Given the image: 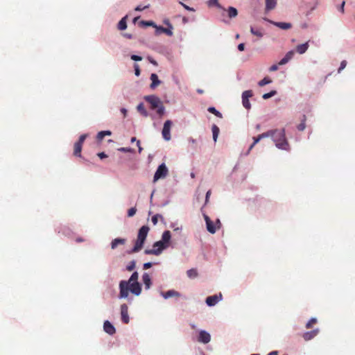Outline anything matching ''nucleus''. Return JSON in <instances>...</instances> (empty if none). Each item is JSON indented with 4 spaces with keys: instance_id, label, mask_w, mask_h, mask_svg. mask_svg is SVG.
<instances>
[{
    "instance_id": "36",
    "label": "nucleus",
    "mask_w": 355,
    "mask_h": 355,
    "mask_svg": "<svg viewBox=\"0 0 355 355\" xmlns=\"http://www.w3.org/2000/svg\"><path fill=\"white\" fill-rule=\"evenodd\" d=\"M306 128V116L303 115V119H302L301 123L297 125V130L300 131H303Z\"/></svg>"
},
{
    "instance_id": "49",
    "label": "nucleus",
    "mask_w": 355,
    "mask_h": 355,
    "mask_svg": "<svg viewBox=\"0 0 355 355\" xmlns=\"http://www.w3.org/2000/svg\"><path fill=\"white\" fill-rule=\"evenodd\" d=\"M131 59L135 61H141L142 60V57L138 55H132Z\"/></svg>"
},
{
    "instance_id": "56",
    "label": "nucleus",
    "mask_w": 355,
    "mask_h": 355,
    "mask_svg": "<svg viewBox=\"0 0 355 355\" xmlns=\"http://www.w3.org/2000/svg\"><path fill=\"white\" fill-rule=\"evenodd\" d=\"M238 50L240 51H243L245 49V44L243 43H241L238 45Z\"/></svg>"
},
{
    "instance_id": "38",
    "label": "nucleus",
    "mask_w": 355,
    "mask_h": 355,
    "mask_svg": "<svg viewBox=\"0 0 355 355\" xmlns=\"http://www.w3.org/2000/svg\"><path fill=\"white\" fill-rule=\"evenodd\" d=\"M277 94L276 90H271L270 92L263 94L262 98L265 100L268 99Z\"/></svg>"
},
{
    "instance_id": "13",
    "label": "nucleus",
    "mask_w": 355,
    "mask_h": 355,
    "mask_svg": "<svg viewBox=\"0 0 355 355\" xmlns=\"http://www.w3.org/2000/svg\"><path fill=\"white\" fill-rule=\"evenodd\" d=\"M137 110L144 117L150 116L152 119H155V115L153 114H149L148 112L145 109L144 103H140L137 106Z\"/></svg>"
},
{
    "instance_id": "14",
    "label": "nucleus",
    "mask_w": 355,
    "mask_h": 355,
    "mask_svg": "<svg viewBox=\"0 0 355 355\" xmlns=\"http://www.w3.org/2000/svg\"><path fill=\"white\" fill-rule=\"evenodd\" d=\"M150 228L147 225H143L138 231L137 239L146 241Z\"/></svg>"
},
{
    "instance_id": "24",
    "label": "nucleus",
    "mask_w": 355,
    "mask_h": 355,
    "mask_svg": "<svg viewBox=\"0 0 355 355\" xmlns=\"http://www.w3.org/2000/svg\"><path fill=\"white\" fill-rule=\"evenodd\" d=\"M125 243V239L116 238L111 243V248L115 249L119 245H123Z\"/></svg>"
},
{
    "instance_id": "22",
    "label": "nucleus",
    "mask_w": 355,
    "mask_h": 355,
    "mask_svg": "<svg viewBox=\"0 0 355 355\" xmlns=\"http://www.w3.org/2000/svg\"><path fill=\"white\" fill-rule=\"evenodd\" d=\"M150 78L152 81L150 86L151 89H155L161 83V81L159 80L158 76L156 73H152Z\"/></svg>"
},
{
    "instance_id": "20",
    "label": "nucleus",
    "mask_w": 355,
    "mask_h": 355,
    "mask_svg": "<svg viewBox=\"0 0 355 355\" xmlns=\"http://www.w3.org/2000/svg\"><path fill=\"white\" fill-rule=\"evenodd\" d=\"M270 24H273L274 26L283 29V30H287L292 27V24L291 23L288 22H277V21H269Z\"/></svg>"
},
{
    "instance_id": "64",
    "label": "nucleus",
    "mask_w": 355,
    "mask_h": 355,
    "mask_svg": "<svg viewBox=\"0 0 355 355\" xmlns=\"http://www.w3.org/2000/svg\"><path fill=\"white\" fill-rule=\"evenodd\" d=\"M268 355H278V353L277 351H272L270 352Z\"/></svg>"
},
{
    "instance_id": "53",
    "label": "nucleus",
    "mask_w": 355,
    "mask_h": 355,
    "mask_svg": "<svg viewBox=\"0 0 355 355\" xmlns=\"http://www.w3.org/2000/svg\"><path fill=\"white\" fill-rule=\"evenodd\" d=\"M262 139L261 138L260 135H259L257 137H253V143L254 144H257V143H259L260 141V140H261Z\"/></svg>"
},
{
    "instance_id": "19",
    "label": "nucleus",
    "mask_w": 355,
    "mask_h": 355,
    "mask_svg": "<svg viewBox=\"0 0 355 355\" xmlns=\"http://www.w3.org/2000/svg\"><path fill=\"white\" fill-rule=\"evenodd\" d=\"M294 53V51L293 50L287 52L286 55L280 60L279 64L284 65L288 63L293 58Z\"/></svg>"
},
{
    "instance_id": "58",
    "label": "nucleus",
    "mask_w": 355,
    "mask_h": 355,
    "mask_svg": "<svg viewBox=\"0 0 355 355\" xmlns=\"http://www.w3.org/2000/svg\"><path fill=\"white\" fill-rule=\"evenodd\" d=\"M277 69H278L277 65V64H273V65H272V66L270 67L269 70H270V71H275L277 70Z\"/></svg>"
},
{
    "instance_id": "17",
    "label": "nucleus",
    "mask_w": 355,
    "mask_h": 355,
    "mask_svg": "<svg viewBox=\"0 0 355 355\" xmlns=\"http://www.w3.org/2000/svg\"><path fill=\"white\" fill-rule=\"evenodd\" d=\"M144 243L145 241L140 239H137L134 247L130 251H128V253L132 254L139 252L143 248Z\"/></svg>"
},
{
    "instance_id": "61",
    "label": "nucleus",
    "mask_w": 355,
    "mask_h": 355,
    "mask_svg": "<svg viewBox=\"0 0 355 355\" xmlns=\"http://www.w3.org/2000/svg\"><path fill=\"white\" fill-rule=\"evenodd\" d=\"M123 36L128 39H132L133 37V35L130 33H124Z\"/></svg>"
},
{
    "instance_id": "18",
    "label": "nucleus",
    "mask_w": 355,
    "mask_h": 355,
    "mask_svg": "<svg viewBox=\"0 0 355 355\" xmlns=\"http://www.w3.org/2000/svg\"><path fill=\"white\" fill-rule=\"evenodd\" d=\"M142 282L144 284L145 289L149 290L153 284L152 279L148 273L144 272L142 275Z\"/></svg>"
},
{
    "instance_id": "63",
    "label": "nucleus",
    "mask_w": 355,
    "mask_h": 355,
    "mask_svg": "<svg viewBox=\"0 0 355 355\" xmlns=\"http://www.w3.org/2000/svg\"><path fill=\"white\" fill-rule=\"evenodd\" d=\"M344 6H345V1H343L341 6H340V10L343 12H344Z\"/></svg>"
},
{
    "instance_id": "48",
    "label": "nucleus",
    "mask_w": 355,
    "mask_h": 355,
    "mask_svg": "<svg viewBox=\"0 0 355 355\" xmlns=\"http://www.w3.org/2000/svg\"><path fill=\"white\" fill-rule=\"evenodd\" d=\"M135 69V74L136 76H139L140 75V69L137 64H135L134 65Z\"/></svg>"
},
{
    "instance_id": "44",
    "label": "nucleus",
    "mask_w": 355,
    "mask_h": 355,
    "mask_svg": "<svg viewBox=\"0 0 355 355\" xmlns=\"http://www.w3.org/2000/svg\"><path fill=\"white\" fill-rule=\"evenodd\" d=\"M170 227L173 228L175 232H180L182 230V226L176 227V223H172L170 225Z\"/></svg>"
},
{
    "instance_id": "55",
    "label": "nucleus",
    "mask_w": 355,
    "mask_h": 355,
    "mask_svg": "<svg viewBox=\"0 0 355 355\" xmlns=\"http://www.w3.org/2000/svg\"><path fill=\"white\" fill-rule=\"evenodd\" d=\"M210 195H211V191L209 190L207 191L206 193V196H205V203H207L208 201H209V197H210Z\"/></svg>"
},
{
    "instance_id": "29",
    "label": "nucleus",
    "mask_w": 355,
    "mask_h": 355,
    "mask_svg": "<svg viewBox=\"0 0 355 355\" xmlns=\"http://www.w3.org/2000/svg\"><path fill=\"white\" fill-rule=\"evenodd\" d=\"M81 150H82V146L80 145L79 144L75 143L73 155L76 157H81Z\"/></svg>"
},
{
    "instance_id": "62",
    "label": "nucleus",
    "mask_w": 355,
    "mask_h": 355,
    "mask_svg": "<svg viewBox=\"0 0 355 355\" xmlns=\"http://www.w3.org/2000/svg\"><path fill=\"white\" fill-rule=\"evenodd\" d=\"M188 141L189 143L193 144L196 143V140L192 137L189 138Z\"/></svg>"
},
{
    "instance_id": "35",
    "label": "nucleus",
    "mask_w": 355,
    "mask_h": 355,
    "mask_svg": "<svg viewBox=\"0 0 355 355\" xmlns=\"http://www.w3.org/2000/svg\"><path fill=\"white\" fill-rule=\"evenodd\" d=\"M187 276L189 278H195L198 276V272L196 269H189L187 271Z\"/></svg>"
},
{
    "instance_id": "16",
    "label": "nucleus",
    "mask_w": 355,
    "mask_h": 355,
    "mask_svg": "<svg viewBox=\"0 0 355 355\" xmlns=\"http://www.w3.org/2000/svg\"><path fill=\"white\" fill-rule=\"evenodd\" d=\"M160 295L166 300L173 297H180V293L175 290H168L166 292L161 291Z\"/></svg>"
},
{
    "instance_id": "41",
    "label": "nucleus",
    "mask_w": 355,
    "mask_h": 355,
    "mask_svg": "<svg viewBox=\"0 0 355 355\" xmlns=\"http://www.w3.org/2000/svg\"><path fill=\"white\" fill-rule=\"evenodd\" d=\"M118 150L122 153H132L135 152V150L130 147H121L118 148Z\"/></svg>"
},
{
    "instance_id": "15",
    "label": "nucleus",
    "mask_w": 355,
    "mask_h": 355,
    "mask_svg": "<svg viewBox=\"0 0 355 355\" xmlns=\"http://www.w3.org/2000/svg\"><path fill=\"white\" fill-rule=\"evenodd\" d=\"M103 329L104 331L112 336L115 334L116 329L114 326L108 320H105L103 324Z\"/></svg>"
},
{
    "instance_id": "52",
    "label": "nucleus",
    "mask_w": 355,
    "mask_h": 355,
    "mask_svg": "<svg viewBox=\"0 0 355 355\" xmlns=\"http://www.w3.org/2000/svg\"><path fill=\"white\" fill-rule=\"evenodd\" d=\"M180 3L183 6V8H184L187 10H189V11H194V9L191 7H189V6L183 3L182 2H180Z\"/></svg>"
},
{
    "instance_id": "42",
    "label": "nucleus",
    "mask_w": 355,
    "mask_h": 355,
    "mask_svg": "<svg viewBox=\"0 0 355 355\" xmlns=\"http://www.w3.org/2000/svg\"><path fill=\"white\" fill-rule=\"evenodd\" d=\"M87 134H83V135H80L78 141H76V143L79 144L80 145L83 146V144L84 141L85 140V139L87 138Z\"/></svg>"
},
{
    "instance_id": "31",
    "label": "nucleus",
    "mask_w": 355,
    "mask_h": 355,
    "mask_svg": "<svg viewBox=\"0 0 355 355\" xmlns=\"http://www.w3.org/2000/svg\"><path fill=\"white\" fill-rule=\"evenodd\" d=\"M207 110L209 112L214 114L217 117H219V118L223 117L222 114L218 110H217L214 107H208Z\"/></svg>"
},
{
    "instance_id": "37",
    "label": "nucleus",
    "mask_w": 355,
    "mask_h": 355,
    "mask_svg": "<svg viewBox=\"0 0 355 355\" xmlns=\"http://www.w3.org/2000/svg\"><path fill=\"white\" fill-rule=\"evenodd\" d=\"M273 134H274V130H270L266 132L260 134L259 135L261 139H264V138H267V137H270L272 139Z\"/></svg>"
},
{
    "instance_id": "7",
    "label": "nucleus",
    "mask_w": 355,
    "mask_h": 355,
    "mask_svg": "<svg viewBox=\"0 0 355 355\" xmlns=\"http://www.w3.org/2000/svg\"><path fill=\"white\" fill-rule=\"evenodd\" d=\"M166 24H167L168 28H164L163 26L156 25V26L155 28L156 35H159L161 33H165L168 36L173 35V33L172 31L173 26L168 21H166Z\"/></svg>"
},
{
    "instance_id": "25",
    "label": "nucleus",
    "mask_w": 355,
    "mask_h": 355,
    "mask_svg": "<svg viewBox=\"0 0 355 355\" xmlns=\"http://www.w3.org/2000/svg\"><path fill=\"white\" fill-rule=\"evenodd\" d=\"M127 19L128 15L124 16L118 23V28L121 31H124L127 28Z\"/></svg>"
},
{
    "instance_id": "45",
    "label": "nucleus",
    "mask_w": 355,
    "mask_h": 355,
    "mask_svg": "<svg viewBox=\"0 0 355 355\" xmlns=\"http://www.w3.org/2000/svg\"><path fill=\"white\" fill-rule=\"evenodd\" d=\"M137 211L136 207H132L128 211V217H132Z\"/></svg>"
},
{
    "instance_id": "5",
    "label": "nucleus",
    "mask_w": 355,
    "mask_h": 355,
    "mask_svg": "<svg viewBox=\"0 0 355 355\" xmlns=\"http://www.w3.org/2000/svg\"><path fill=\"white\" fill-rule=\"evenodd\" d=\"M168 169L165 163L159 164L154 174L153 182H156L160 179H163L168 175Z\"/></svg>"
},
{
    "instance_id": "28",
    "label": "nucleus",
    "mask_w": 355,
    "mask_h": 355,
    "mask_svg": "<svg viewBox=\"0 0 355 355\" xmlns=\"http://www.w3.org/2000/svg\"><path fill=\"white\" fill-rule=\"evenodd\" d=\"M112 132L110 130H103L98 132L96 138L98 140H102L105 136H110Z\"/></svg>"
},
{
    "instance_id": "57",
    "label": "nucleus",
    "mask_w": 355,
    "mask_h": 355,
    "mask_svg": "<svg viewBox=\"0 0 355 355\" xmlns=\"http://www.w3.org/2000/svg\"><path fill=\"white\" fill-rule=\"evenodd\" d=\"M120 111L123 114V117L125 118L126 116V115H127V113H128L127 109L125 108V107H122V108H121Z\"/></svg>"
},
{
    "instance_id": "34",
    "label": "nucleus",
    "mask_w": 355,
    "mask_h": 355,
    "mask_svg": "<svg viewBox=\"0 0 355 355\" xmlns=\"http://www.w3.org/2000/svg\"><path fill=\"white\" fill-rule=\"evenodd\" d=\"M139 26H153L155 28L156 24L153 21H144L142 20L139 22Z\"/></svg>"
},
{
    "instance_id": "59",
    "label": "nucleus",
    "mask_w": 355,
    "mask_h": 355,
    "mask_svg": "<svg viewBox=\"0 0 355 355\" xmlns=\"http://www.w3.org/2000/svg\"><path fill=\"white\" fill-rule=\"evenodd\" d=\"M137 146H138V151L140 153L143 150V148L140 146V141H137Z\"/></svg>"
},
{
    "instance_id": "47",
    "label": "nucleus",
    "mask_w": 355,
    "mask_h": 355,
    "mask_svg": "<svg viewBox=\"0 0 355 355\" xmlns=\"http://www.w3.org/2000/svg\"><path fill=\"white\" fill-rule=\"evenodd\" d=\"M317 322V319L315 318H312L306 324V328H311L313 323H315Z\"/></svg>"
},
{
    "instance_id": "8",
    "label": "nucleus",
    "mask_w": 355,
    "mask_h": 355,
    "mask_svg": "<svg viewBox=\"0 0 355 355\" xmlns=\"http://www.w3.org/2000/svg\"><path fill=\"white\" fill-rule=\"evenodd\" d=\"M252 90H246L242 93V104L243 107L250 110L251 108V104L249 101V98L252 96Z\"/></svg>"
},
{
    "instance_id": "2",
    "label": "nucleus",
    "mask_w": 355,
    "mask_h": 355,
    "mask_svg": "<svg viewBox=\"0 0 355 355\" xmlns=\"http://www.w3.org/2000/svg\"><path fill=\"white\" fill-rule=\"evenodd\" d=\"M171 239V232L169 230H165L162 233L161 239L153 243L152 249L145 250L144 253L146 254L159 256L164 250L169 247Z\"/></svg>"
},
{
    "instance_id": "21",
    "label": "nucleus",
    "mask_w": 355,
    "mask_h": 355,
    "mask_svg": "<svg viewBox=\"0 0 355 355\" xmlns=\"http://www.w3.org/2000/svg\"><path fill=\"white\" fill-rule=\"evenodd\" d=\"M319 332L318 329H315L312 331L305 332L303 335V338L305 340H310L313 338Z\"/></svg>"
},
{
    "instance_id": "3",
    "label": "nucleus",
    "mask_w": 355,
    "mask_h": 355,
    "mask_svg": "<svg viewBox=\"0 0 355 355\" xmlns=\"http://www.w3.org/2000/svg\"><path fill=\"white\" fill-rule=\"evenodd\" d=\"M144 100L149 103L150 109L156 111L159 117H162L166 112L165 107L162 101L156 95H148L144 97Z\"/></svg>"
},
{
    "instance_id": "51",
    "label": "nucleus",
    "mask_w": 355,
    "mask_h": 355,
    "mask_svg": "<svg viewBox=\"0 0 355 355\" xmlns=\"http://www.w3.org/2000/svg\"><path fill=\"white\" fill-rule=\"evenodd\" d=\"M152 266H153V263L152 262H146V263H144L143 268L144 270H147V269H149L150 268H151Z\"/></svg>"
},
{
    "instance_id": "12",
    "label": "nucleus",
    "mask_w": 355,
    "mask_h": 355,
    "mask_svg": "<svg viewBox=\"0 0 355 355\" xmlns=\"http://www.w3.org/2000/svg\"><path fill=\"white\" fill-rule=\"evenodd\" d=\"M204 218L206 223V227L207 231L211 234H214L216 231V226L214 225L213 221L210 219V218L207 215H204Z\"/></svg>"
},
{
    "instance_id": "11",
    "label": "nucleus",
    "mask_w": 355,
    "mask_h": 355,
    "mask_svg": "<svg viewBox=\"0 0 355 355\" xmlns=\"http://www.w3.org/2000/svg\"><path fill=\"white\" fill-rule=\"evenodd\" d=\"M210 340H211V336H210L209 333H208L207 331H206L205 330L200 331L199 336L198 338V341L199 343H201L203 344H207V343H209Z\"/></svg>"
},
{
    "instance_id": "23",
    "label": "nucleus",
    "mask_w": 355,
    "mask_h": 355,
    "mask_svg": "<svg viewBox=\"0 0 355 355\" xmlns=\"http://www.w3.org/2000/svg\"><path fill=\"white\" fill-rule=\"evenodd\" d=\"M309 42L299 44L296 46V51L299 54H304L309 49Z\"/></svg>"
},
{
    "instance_id": "6",
    "label": "nucleus",
    "mask_w": 355,
    "mask_h": 355,
    "mask_svg": "<svg viewBox=\"0 0 355 355\" xmlns=\"http://www.w3.org/2000/svg\"><path fill=\"white\" fill-rule=\"evenodd\" d=\"M173 122L171 120H166L163 125L162 135L165 141H170L171 139V128Z\"/></svg>"
},
{
    "instance_id": "60",
    "label": "nucleus",
    "mask_w": 355,
    "mask_h": 355,
    "mask_svg": "<svg viewBox=\"0 0 355 355\" xmlns=\"http://www.w3.org/2000/svg\"><path fill=\"white\" fill-rule=\"evenodd\" d=\"M148 60L151 64H153L155 66H157V62L155 60H153L151 58H148Z\"/></svg>"
},
{
    "instance_id": "26",
    "label": "nucleus",
    "mask_w": 355,
    "mask_h": 355,
    "mask_svg": "<svg viewBox=\"0 0 355 355\" xmlns=\"http://www.w3.org/2000/svg\"><path fill=\"white\" fill-rule=\"evenodd\" d=\"M277 6V0H266V10H273Z\"/></svg>"
},
{
    "instance_id": "30",
    "label": "nucleus",
    "mask_w": 355,
    "mask_h": 355,
    "mask_svg": "<svg viewBox=\"0 0 355 355\" xmlns=\"http://www.w3.org/2000/svg\"><path fill=\"white\" fill-rule=\"evenodd\" d=\"M227 13L230 18H233L237 16L238 11L234 7H229L227 9Z\"/></svg>"
},
{
    "instance_id": "40",
    "label": "nucleus",
    "mask_w": 355,
    "mask_h": 355,
    "mask_svg": "<svg viewBox=\"0 0 355 355\" xmlns=\"http://www.w3.org/2000/svg\"><path fill=\"white\" fill-rule=\"evenodd\" d=\"M135 266H136V261L132 260L131 261H130L128 263V264L126 266L125 268L128 271H132L135 268Z\"/></svg>"
},
{
    "instance_id": "43",
    "label": "nucleus",
    "mask_w": 355,
    "mask_h": 355,
    "mask_svg": "<svg viewBox=\"0 0 355 355\" xmlns=\"http://www.w3.org/2000/svg\"><path fill=\"white\" fill-rule=\"evenodd\" d=\"M207 3L209 6H216L218 8L221 7L220 5L218 3V0H209Z\"/></svg>"
},
{
    "instance_id": "46",
    "label": "nucleus",
    "mask_w": 355,
    "mask_h": 355,
    "mask_svg": "<svg viewBox=\"0 0 355 355\" xmlns=\"http://www.w3.org/2000/svg\"><path fill=\"white\" fill-rule=\"evenodd\" d=\"M346 65H347V61L343 60L340 62V65L338 69V73H340L346 67Z\"/></svg>"
},
{
    "instance_id": "54",
    "label": "nucleus",
    "mask_w": 355,
    "mask_h": 355,
    "mask_svg": "<svg viewBox=\"0 0 355 355\" xmlns=\"http://www.w3.org/2000/svg\"><path fill=\"white\" fill-rule=\"evenodd\" d=\"M97 155L100 159H104L107 157V155L104 152L98 153Z\"/></svg>"
},
{
    "instance_id": "50",
    "label": "nucleus",
    "mask_w": 355,
    "mask_h": 355,
    "mask_svg": "<svg viewBox=\"0 0 355 355\" xmlns=\"http://www.w3.org/2000/svg\"><path fill=\"white\" fill-rule=\"evenodd\" d=\"M148 7H149V4H148V5L145 6H144V7H141V6H140V5H139V6H137L135 8V10L136 11H142L143 10L146 9V8H148Z\"/></svg>"
},
{
    "instance_id": "4",
    "label": "nucleus",
    "mask_w": 355,
    "mask_h": 355,
    "mask_svg": "<svg viewBox=\"0 0 355 355\" xmlns=\"http://www.w3.org/2000/svg\"><path fill=\"white\" fill-rule=\"evenodd\" d=\"M272 141L277 148L284 150H289V144L286 138L285 129H275L272 136Z\"/></svg>"
},
{
    "instance_id": "9",
    "label": "nucleus",
    "mask_w": 355,
    "mask_h": 355,
    "mask_svg": "<svg viewBox=\"0 0 355 355\" xmlns=\"http://www.w3.org/2000/svg\"><path fill=\"white\" fill-rule=\"evenodd\" d=\"M121 321L124 324H128L130 322V318L128 315V306L126 304H123L121 305Z\"/></svg>"
},
{
    "instance_id": "33",
    "label": "nucleus",
    "mask_w": 355,
    "mask_h": 355,
    "mask_svg": "<svg viewBox=\"0 0 355 355\" xmlns=\"http://www.w3.org/2000/svg\"><path fill=\"white\" fill-rule=\"evenodd\" d=\"M250 32L252 35H256L259 38H261L263 35L262 32L260 30H259L257 28H254L252 26H251V28H250Z\"/></svg>"
},
{
    "instance_id": "27",
    "label": "nucleus",
    "mask_w": 355,
    "mask_h": 355,
    "mask_svg": "<svg viewBox=\"0 0 355 355\" xmlns=\"http://www.w3.org/2000/svg\"><path fill=\"white\" fill-rule=\"evenodd\" d=\"M211 131L213 135V140L214 142H216L220 132V129L216 125L214 124L211 126Z\"/></svg>"
},
{
    "instance_id": "39",
    "label": "nucleus",
    "mask_w": 355,
    "mask_h": 355,
    "mask_svg": "<svg viewBox=\"0 0 355 355\" xmlns=\"http://www.w3.org/2000/svg\"><path fill=\"white\" fill-rule=\"evenodd\" d=\"M159 218H160L162 220H164L163 216L159 214H157L152 217L151 220L154 225H156L157 224Z\"/></svg>"
},
{
    "instance_id": "10",
    "label": "nucleus",
    "mask_w": 355,
    "mask_h": 355,
    "mask_svg": "<svg viewBox=\"0 0 355 355\" xmlns=\"http://www.w3.org/2000/svg\"><path fill=\"white\" fill-rule=\"evenodd\" d=\"M222 300V295L220 293L218 295H214L209 296L206 298V304L208 306H215L219 301Z\"/></svg>"
},
{
    "instance_id": "32",
    "label": "nucleus",
    "mask_w": 355,
    "mask_h": 355,
    "mask_svg": "<svg viewBox=\"0 0 355 355\" xmlns=\"http://www.w3.org/2000/svg\"><path fill=\"white\" fill-rule=\"evenodd\" d=\"M271 83H272V80L270 78L265 77L264 78H263L262 80L259 81L258 85L259 87H263V86H265V85H266L268 84H270Z\"/></svg>"
},
{
    "instance_id": "1",
    "label": "nucleus",
    "mask_w": 355,
    "mask_h": 355,
    "mask_svg": "<svg viewBox=\"0 0 355 355\" xmlns=\"http://www.w3.org/2000/svg\"><path fill=\"white\" fill-rule=\"evenodd\" d=\"M139 273L134 271L128 280H121L119 284V299L128 298L129 293L139 296L142 291L141 284L138 281Z\"/></svg>"
}]
</instances>
